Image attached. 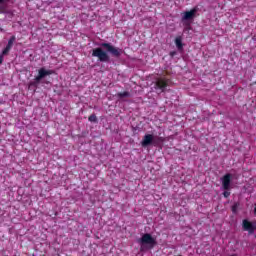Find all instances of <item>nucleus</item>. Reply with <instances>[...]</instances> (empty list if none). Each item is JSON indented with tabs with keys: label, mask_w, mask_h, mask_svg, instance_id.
<instances>
[{
	"label": "nucleus",
	"mask_w": 256,
	"mask_h": 256,
	"mask_svg": "<svg viewBox=\"0 0 256 256\" xmlns=\"http://www.w3.org/2000/svg\"><path fill=\"white\" fill-rule=\"evenodd\" d=\"M109 53H111L112 57L119 59V57H121L123 54V50L107 42H103L100 44V47L92 49V57H97L100 63H109V61H111V56H109Z\"/></svg>",
	"instance_id": "nucleus-1"
},
{
	"label": "nucleus",
	"mask_w": 256,
	"mask_h": 256,
	"mask_svg": "<svg viewBox=\"0 0 256 256\" xmlns=\"http://www.w3.org/2000/svg\"><path fill=\"white\" fill-rule=\"evenodd\" d=\"M138 243L140 245V250L145 251V249H153L155 245H157V240H155L151 234L145 233L138 240Z\"/></svg>",
	"instance_id": "nucleus-2"
},
{
	"label": "nucleus",
	"mask_w": 256,
	"mask_h": 256,
	"mask_svg": "<svg viewBox=\"0 0 256 256\" xmlns=\"http://www.w3.org/2000/svg\"><path fill=\"white\" fill-rule=\"evenodd\" d=\"M163 141H165V138L163 137L154 136L153 134H145L141 141V145L142 147H149V145L159 147Z\"/></svg>",
	"instance_id": "nucleus-3"
},
{
	"label": "nucleus",
	"mask_w": 256,
	"mask_h": 256,
	"mask_svg": "<svg viewBox=\"0 0 256 256\" xmlns=\"http://www.w3.org/2000/svg\"><path fill=\"white\" fill-rule=\"evenodd\" d=\"M199 11V7L195 6L189 11H185L182 16V23L185 27H191V22L195 17H197V12Z\"/></svg>",
	"instance_id": "nucleus-4"
},
{
	"label": "nucleus",
	"mask_w": 256,
	"mask_h": 256,
	"mask_svg": "<svg viewBox=\"0 0 256 256\" xmlns=\"http://www.w3.org/2000/svg\"><path fill=\"white\" fill-rule=\"evenodd\" d=\"M169 83H171V80L166 77H159L156 78L154 83V89L156 91H160V93H165V89L169 87Z\"/></svg>",
	"instance_id": "nucleus-5"
},
{
	"label": "nucleus",
	"mask_w": 256,
	"mask_h": 256,
	"mask_svg": "<svg viewBox=\"0 0 256 256\" xmlns=\"http://www.w3.org/2000/svg\"><path fill=\"white\" fill-rule=\"evenodd\" d=\"M242 228L243 231H248L250 235H253V233H255L256 226H254L251 221L244 219L242 221Z\"/></svg>",
	"instance_id": "nucleus-6"
},
{
	"label": "nucleus",
	"mask_w": 256,
	"mask_h": 256,
	"mask_svg": "<svg viewBox=\"0 0 256 256\" xmlns=\"http://www.w3.org/2000/svg\"><path fill=\"white\" fill-rule=\"evenodd\" d=\"M53 75V70H47L45 68H40L38 70V75L35 76L36 81H41L42 79H45V77Z\"/></svg>",
	"instance_id": "nucleus-7"
},
{
	"label": "nucleus",
	"mask_w": 256,
	"mask_h": 256,
	"mask_svg": "<svg viewBox=\"0 0 256 256\" xmlns=\"http://www.w3.org/2000/svg\"><path fill=\"white\" fill-rule=\"evenodd\" d=\"M222 187L225 191H229L231 187V174H226L222 177Z\"/></svg>",
	"instance_id": "nucleus-8"
},
{
	"label": "nucleus",
	"mask_w": 256,
	"mask_h": 256,
	"mask_svg": "<svg viewBox=\"0 0 256 256\" xmlns=\"http://www.w3.org/2000/svg\"><path fill=\"white\" fill-rule=\"evenodd\" d=\"M8 1H11V0H0V14L5 13V11L7 9Z\"/></svg>",
	"instance_id": "nucleus-9"
},
{
	"label": "nucleus",
	"mask_w": 256,
	"mask_h": 256,
	"mask_svg": "<svg viewBox=\"0 0 256 256\" xmlns=\"http://www.w3.org/2000/svg\"><path fill=\"white\" fill-rule=\"evenodd\" d=\"M175 45H176L177 49H179V50L183 49V38L181 36L176 37Z\"/></svg>",
	"instance_id": "nucleus-10"
},
{
	"label": "nucleus",
	"mask_w": 256,
	"mask_h": 256,
	"mask_svg": "<svg viewBox=\"0 0 256 256\" xmlns=\"http://www.w3.org/2000/svg\"><path fill=\"white\" fill-rule=\"evenodd\" d=\"M39 83H41V81H37V78L35 77V78H34V81L29 82L28 88H29V89H37Z\"/></svg>",
	"instance_id": "nucleus-11"
},
{
	"label": "nucleus",
	"mask_w": 256,
	"mask_h": 256,
	"mask_svg": "<svg viewBox=\"0 0 256 256\" xmlns=\"http://www.w3.org/2000/svg\"><path fill=\"white\" fill-rule=\"evenodd\" d=\"M15 41H17V37L15 35L11 36L10 39L8 40V44L6 45V47L12 49L13 43H15Z\"/></svg>",
	"instance_id": "nucleus-12"
},
{
	"label": "nucleus",
	"mask_w": 256,
	"mask_h": 256,
	"mask_svg": "<svg viewBox=\"0 0 256 256\" xmlns=\"http://www.w3.org/2000/svg\"><path fill=\"white\" fill-rule=\"evenodd\" d=\"M117 97H118L119 99H123V98H125V97H131V93H129V92H127V91L119 92V93L117 94Z\"/></svg>",
	"instance_id": "nucleus-13"
},
{
	"label": "nucleus",
	"mask_w": 256,
	"mask_h": 256,
	"mask_svg": "<svg viewBox=\"0 0 256 256\" xmlns=\"http://www.w3.org/2000/svg\"><path fill=\"white\" fill-rule=\"evenodd\" d=\"M88 121H90V123H97V115L92 114L88 117Z\"/></svg>",
	"instance_id": "nucleus-14"
},
{
	"label": "nucleus",
	"mask_w": 256,
	"mask_h": 256,
	"mask_svg": "<svg viewBox=\"0 0 256 256\" xmlns=\"http://www.w3.org/2000/svg\"><path fill=\"white\" fill-rule=\"evenodd\" d=\"M9 51H11V48H9V46H6L3 51H2V56L5 57V55H9Z\"/></svg>",
	"instance_id": "nucleus-15"
},
{
	"label": "nucleus",
	"mask_w": 256,
	"mask_h": 256,
	"mask_svg": "<svg viewBox=\"0 0 256 256\" xmlns=\"http://www.w3.org/2000/svg\"><path fill=\"white\" fill-rule=\"evenodd\" d=\"M239 206L237 205V204H234L233 206H232V212L233 213H237V208H238Z\"/></svg>",
	"instance_id": "nucleus-16"
},
{
	"label": "nucleus",
	"mask_w": 256,
	"mask_h": 256,
	"mask_svg": "<svg viewBox=\"0 0 256 256\" xmlns=\"http://www.w3.org/2000/svg\"><path fill=\"white\" fill-rule=\"evenodd\" d=\"M223 195H224V197L227 199V197H229V196L231 195V192H229V191H224V192H223Z\"/></svg>",
	"instance_id": "nucleus-17"
},
{
	"label": "nucleus",
	"mask_w": 256,
	"mask_h": 256,
	"mask_svg": "<svg viewBox=\"0 0 256 256\" xmlns=\"http://www.w3.org/2000/svg\"><path fill=\"white\" fill-rule=\"evenodd\" d=\"M4 59H5V56H3V55L1 54V55H0V65L3 64Z\"/></svg>",
	"instance_id": "nucleus-18"
}]
</instances>
